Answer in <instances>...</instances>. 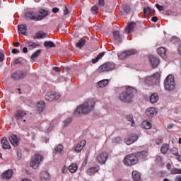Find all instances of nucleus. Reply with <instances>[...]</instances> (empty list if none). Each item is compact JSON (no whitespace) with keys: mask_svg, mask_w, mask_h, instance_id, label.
I'll list each match as a JSON object with an SVG mask.
<instances>
[{"mask_svg":"<svg viewBox=\"0 0 181 181\" xmlns=\"http://www.w3.org/2000/svg\"><path fill=\"white\" fill-rule=\"evenodd\" d=\"M95 104V103L92 99L87 100L75 110L74 112V117H81L83 114H90L94 110Z\"/></svg>","mask_w":181,"mask_h":181,"instance_id":"nucleus-1","label":"nucleus"},{"mask_svg":"<svg viewBox=\"0 0 181 181\" xmlns=\"http://www.w3.org/2000/svg\"><path fill=\"white\" fill-rule=\"evenodd\" d=\"M136 93V89L132 86H126L125 90L119 93L118 98L123 103H131Z\"/></svg>","mask_w":181,"mask_h":181,"instance_id":"nucleus-2","label":"nucleus"},{"mask_svg":"<svg viewBox=\"0 0 181 181\" xmlns=\"http://www.w3.org/2000/svg\"><path fill=\"white\" fill-rule=\"evenodd\" d=\"M165 89L167 91H173L175 87H176V83L175 82V78L173 75H168L164 81Z\"/></svg>","mask_w":181,"mask_h":181,"instance_id":"nucleus-3","label":"nucleus"},{"mask_svg":"<svg viewBox=\"0 0 181 181\" xmlns=\"http://www.w3.org/2000/svg\"><path fill=\"white\" fill-rule=\"evenodd\" d=\"M42 163H43V156L36 153L32 158L30 166L33 169H37Z\"/></svg>","mask_w":181,"mask_h":181,"instance_id":"nucleus-4","label":"nucleus"},{"mask_svg":"<svg viewBox=\"0 0 181 181\" xmlns=\"http://www.w3.org/2000/svg\"><path fill=\"white\" fill-rule=\"evenodd\" d=\"M124 162L126 166L136 165L138 163V157L133 154L128 155L124 158Z\"/></svg>","mask_w":181,"mask_h":181,"instance_id":"nucleus-5","label":"nucleus"},{"mask_svg":"<svg viewBox=\"0 0 181 181\" xmlns=\"http://www.w3.org/2000/svg\"><path fill=\"white\" fill-rule=\"evenodd\" d=\"M115 69V64L112 62H107L103 64L98 68L99 73H103V71H111Z\"/></svg>","mask_w":181,"mask_h":181,"instance_id":"nucleus-6","label":"nucleus"},{"mask_svg":"<svg viewBox=\"0 0 181 181\" xmlns=\"http://www.w3.org/2000/svg\"><path fill=\"white\" fill-rule=\"evenodd\" d=\"M60 98V93L56 92H48L45 95V100L47 101H54Z\"/></svg>","mask_w":181,"mask_h":181,"instance_id":"nucleus-7","label":"nucleus"},{"mask_svg":"<svg viewBox=\"0 0 181 181\" xmlns=\"http://www.w3.org/2000/svg\"><path fill=\"white\" fill-rule=\"evenodd\" d=\"M136 53V50L135 49H130L129 51H124L123 52H121L120 54H118V57L120 59V60H125L127 57H129V56H132V54H135Z\"/></svg>","mask_w":181,"mask_h":181,"instance_id":"nucleus-8","label":"nucleus"},{"mask_svg":"<svg viewBox=\"0 0 181 181\" xmlns=\"http://www.w3.org/2000/svg\"><path fill=\"white\" fill-rule=\"evenodd\" d=\"M96 159L98 163H100V165H104V163H105V162H107V160L108 159V153L102 152L99 153L98 156L96 157Z\"/></svg>","mask_w":181,"mask_h":181,"instance_id":"nucleus-9","label":"nucleus"},{"mask_svg":"<svg viewBox=\"0 0 181 181\" xmlns=\"http://www.w3.org/2000/svg\"><path fill=\"white\" fill-rule=\"evenodd\" d=\"M26 74L22 71H17L13 73L11 76V78L13 80H22V78H25Z\"/></svg>","mask_w":181,"mask_h":181,"instance_id":"nucleus-10","label":"nucleus"},{"mask_svg":"<svg viewBox=\"0 0 181 181\" xmlns=\"http://www.w3.org/2000/svg\"><path fill=\"white\" fill-rule=\"evenodd\" d=\"M26 19H30V21H35V22H37V12L36 11H28L25 14Z\"/></svg>","mask_w":181,"mask_h":181,"instance_id":"nucleus-11","label":"nucleus"},{"mask_svg":"<svg viewBox=\"0 0 181 181\" xmlns=\"http://www.w3.org/2000/svg\"><path fill=\"white\" fill-rule=\"evenodd\" d=\"M16 118L18 122V124H20V122H22V121L23 122H26V112H22V111H17L16 114Z\"/></svg>","mask_w":181,"mask_h":181,"instance_id":"nucleus-12","label":"nucleus"},{"mask_svg":"<svg viewBox=\"0 0 181 181\" xmlns=\"http://www.w3.org/2000/svg\"><path fill=\"white\" fill-rule=\"evenodd\" d=\"M145 114L148 118H153V117L158 114V110H156V108L153 107H148L145 111Z\"/></svg>","mask_w":181,"mask_h":181,"instance_id":"nucleus-13","label":"nucleus"},{"mask_svg":"<svg viewBox=\"0 0 181 181\" xmlns=\"http://www.w3.org/2000/svg\"><path fill=\"white\" fill-rule=\"evenodd\" d=\"M138 141V135L132 134V136H128L125 139V143L127 145H132L134 142H136Z\"/></svg>","mask_w":181,"mask_h":181,"instance_id":"nucleus-14","label":"nucleus"},{"mask_svg":"<svg viewBox=\"0 0 181 181\" xmlns=\"http://www.w3.org/2000/svg\"><path fill=\"white\" fill-rule=\"evenodd\" d=\"M8 139L13 146H18V145H19V142H21V140L18 138V136L15 134H11L8 137Z\"/></svg>","mask_w":181,"mask_h":181,"instance_id":"nucleus-15","label":"nucleus"},{"mask_svg":"<svg viewBox=\"0 0 181 181\" xmlns=\"http://www.w3.org/2000/svg\"><path fill=\"white\" fill-rule=\"evenodd\" d=\"M149 60L153 67H158V66H159V63H160L158 57L152 55L149 57Z\"/></svg>","mask_w":181,"mask_h":181,"instance_id":"nucleus-16","label":"nucleus"},{"mask_svg":"<svg viewBox=\"0 0 181 181\" xmlns=\"http://www.w3.org/2000/svg\"><path fill=\"white\" fill-rule=\"evenodd\" d=\"M136 26V24L134 22L128 23V25L125 28V33H127V35H129V33H132Z\"/></svg>","mask_w":181,"mask_h":181,"instance_id":"nucleus-17","label":"nucleus"},{"mask_svg":"<svg viewBox=\"0 0 181 181\" xmlns=\"http://www.w3.org/2000/svg\"><path fill=\"white\" fill-rule=\"evenodd\" d=\"M86 144H87V142L86 141V140H81L79 143L77 144V145L75 147V151L76 152H81V151H83V148H84V146H86Z\"/></svg>","mask_w":181,"mask_h":181,"instance_id":"nucleus-18","label":"nucleus"},{"mask_svg":"<svg viewBox=\"0 0 181 181\" xmlns=\"http://www.w3.org/2000/svg\"><path fill=\"white\" fill-rule=\"evenodd\" d=\"M49 15V13L43 9H41L39 11V12H37V21H42L43 18H46Z\"/></svg>","mask_w":181,"mask_h":181,"instance_id":"nucleus-19","label":"nucleus"},{"mask_svg":"<svg viewBox=\"0 0 181 181\" xmlns=\"http://www.w3.org/2000/svg\"><path fill=\"white\" fill-rule=\"evenodd\" d=\"M18 32L24 36H28V26L23 24L18 25Z\"/></svg>","mask_w":181,"mask_h":181,"instance_id":"nucleus-20","label":"nucleus"},{"mask_svg":"<svg viewBox=\"0 0 181 181\" xmlns=\"http://www.w3.org/2000/svg\"><path fill=\"white\" fill-rule=\"evenodd\" d=\"M13 175L12 170H7L1 174V179H11Z\"/></svg>","mask_w":181,"mask_h":181,"instance_id":"nucleus-21","label":"nucleus"},{"mask_svg":"<svg viewBox=\"0 0 181 181\" xmlns=\"http://www.w3.org/2000/svg\"><path fill=\"white\" fill-rule=\"evenodd\" d=\"M100 170V166L92 167L87 170L86 173L89 176H93L94 173H97Z\"/></svg>","mask_w":181,"mask_h":181,"instance_id":"nucleus-22","label":"nucleus"},{"mask_svg":"<svg viewBox=\"0 0 181 181\" xmlns=\"http://www.w3.org/2000/svg\"><path fill=\"white\" fill-rule=\"evenodd\" d=\"M41 181H49L50 175L47 171H42L40 174Z\"/></svg>","mask_w":181,"mask_h":181,"instance_id":"nucleus-23","label":"nucleus"},{"mask_svg":"<svg viewBox=\"0 0 181 181\" xmlns=\"http://www.w3.org/2000/svg\"><path fill=\"white\" fill-rule=\"evenodd\" d=\"M47 36V34L43 31H39L33 36V39H45Z\"/></svg>","mask_w":181,"mask_h":181,"instance_id":"nucleus-24","label":"nucleus"},{"mask_svg":"<svg viewBox=\"0 0 181 181\" xmlns=\"http://www.w3.org/2000/svg\"><path fill=\"white\" fill-rule=\"evenodd\" d=\"M157 53L163 59H166V49L163 47H160L157 49Z\"/></svg>","mask_w":181,"mask_h":181,"instance_id":"nucleus-25","label":"nucleus"},{"mask_svg":"<svg viewBox=\"0 0 181 181\" xmlns=\"http://www.w3.org/2000/svg\"><path fill=\"white\" fill-rule=\"evenodd\" d=\"M2 148L3 149H10L11 144H9V141H8V139L6 137H4L1 139Z\"/></svg>","mask_w":181,"mask_h":181,"instance_id":"nucleus-26","label":"nucleus"},{"mask_svg":"<svg viewBox=\"0 0 181 181\" xmlns=\"http://www.w3.org/2000/svg\"><path fill=\"white\" fill-rule=\"evenodd\" d=\"M149 100L151 104H156V103H158V100H159V95H158V93H152L150 95Z\"/></svg>","mask_w":181,"mask_h":181,"instance_id":"nucleus-27","label":"nucleus"},{"mask_svg":"<svg viewBox=\"0 0 181 181\" xmlns=\"http://www.w3.org/2000/svg\"><path fill=\"white\" fill-rule=\"evenodd\" d=\"M113 36L116 41V43H121V42H122V39H121V35L119 34V31H113Z\"/></svg>","mask_w":181,"mask_h":181,"instance_id":"nucleus-28","label":"nucleus"},{"mask_svg":"<svg viewBox=\"0 0 181 181\" xmlns=\"http://www.w3.org/2000/svg\"><path fill=\"white\" fill-rule=\"evenodd\" d=\"M37 111L38 112H43V111H45V107H46L45 103L44 101H40L37 103Z\"/></svg>","mask_w":181,"mask_h":181,"instance_id":"nucleus-29","label":"nucleus"},{"mask_svg":"<svg viewBox=\"0 0 181 181\" xmlns=\"http://www.w3.org/2000/svg\"><path fill=\"white\" fill-rule=\"evenodd\" d=\"M141 127L144 129H151V128H152V124L146 120H144L142 122Z\"/></svg>","mask_w":181,"mask_h":181,"instance_id":"nucleus-30","label":"nucleus"},{"mask_svg":"<svg viewBox=\"0 0 181 181\" xmlns=\"http://www.w3.org/2000/svg\"><path fill=\"white\" fill-rule=\"evenodd\" d=\"M109 83H110V80L105 79V80L100 81L98 83V85L100 88H104V87H107V86H108Z\"/></svg>","mask_w":181,"mask_h":181,"instance_id":"nucleus-31","label":"nucleus"},{"mask_svg":"<svg viewBox=\"0 0 181 181\" xmlns=\"http://www.w3.org/2000/svg\"><path fill=\"white\" fill-rule=\"evenodd\" d=\"M25 46H28V47H31L32 49H36V47H38L39 44L36 42H33L32 41L27 40L25 42Z\"/></svg>","mask_w":181,"mask_h":181,"instance_id":"nucleus-32","label":"nucleus"},{"mask_svg":"<svg viewBox=\"0 0 181 181\" xmlns=\"http://www.w3.org/2000/svg\"><path fill=\"white\" fill-rule=\"evenodd\" d=\"M132 177L134 180L136 181H140L141 180V174L138 171H133L132 173Z\"/></svg>","mask_w":181,"mask_h":181,"instance_id":"nucleus-33","label":"nucleus"},{"mask_svg":"<svg viewBox=\"0 0 181 181\" xmlns=\"http://www.w3.org/2000/svg\"><path fill=\"white\" fill-rule=\"evenodd\" d=\"M85 45L86 40L81 38L80 40L76 44V47H78V49H82Z\"/></svg>","mask_w":181,"mask_h":181,"instance_id":"nucleus-34","label":"nucleus"},{"mask_svg":"<svg viewBox=\"0 0 181 181\" xmlns=\"http://www.w3.org/2000/svg\"><path fill=\"white\" fill-rule=\"evenodd\" d=\"M77 169H78L77 164L74 163L69 167V170L71 173H75V172L77 171Z\"/></svg>","mask_w":181,"mask_h":181,"instance_id":"nucleus-35","label":"nucleus"},{"mask_svg":"<svg viewBox=\"0 0 181 181\" xmlns=\"http://www.w3.org/2000/svg\"><path fill=\"white\" fill-rule=\"evenodd\" d=\"M40 53H42V49L37 50L35 53H33L31 56V60H36L39 56H40Z\"/></svg>","mask_w":181,"mask_h":181,"instance_id":"nucleus-36","label":"nucleus"},{"mask_svg":"<svg viewBox=\"0 0 181 181\" xmlns=\"http://www.w3.org/2000/svg\"><path fill=\"white\" fill-rule=\"evenodd\" d=\"M105 54V52H101L97 56V57H95V59H93L92 62L93 64H95V63H97V62H98L100 59H102L103 57H104Z\"/></svg>","mask_w":181,"mask_h":181,"instance_id":"nucleus-37","label":"nucleus"},{"mask_svg":"<svg viewBox=\"0 0 181 181\" xmlns=\"http://www.w3.org/2000/svg\"><path fill=\"white\" fill-rule=\"evenodd\" d=\"M44 46L45 47H56V45H54V42H52V41H45L44 42Z\"/></svg>","mask_w":181,"mask_h":181,"instance_id":"nucleus-38","label":"nucleus"},{"mask_svg":"<svg viewBox=\"0 0 181 181\" xmlns=\"http://www.w3.org/2000/svg\"><path fill=\"white\" fill-rule=\"evenodd\" d=\"M160 78V74L159 73H156L153 74L152 76H150L148 78V80H154V81H156Z\"/></svg>","mask_w":181,"mask_h":181,"instance_id":"nucleus-39","label":"nucleus"},{"mask_svg":"<svg viewBox=\"0 0 181 181\" xmlns=\"http://www.w3.org/2000/svg\"><path fill=\"white\" fill-rule=\"evenodd\" d=\"M169 149V145L168 144H164L160 148V151L163 153H166Z\"/></svg>","mask_w":181,"mask_h":181,"instance_id":"nucleus-40","label":"nucleus"},{"mask_svg":"<svg viewBox=\"0 0 181 181\" xmlns=\"http://www.w3.org/2000/svg\"><path fill=\"white\" fill-rule=\"evenodd\" d=\"M55 152H57V153L62 154L63 152V145L58 144L57 146H55Z\"/></svg>","mask_w":181,"mask_h":181,"instance_id":"nucleus-41","label":"nucleus"},{"mask_svg":"<svg viewBox=\"0 0 181 181\" xmlns=\"http://www.w3.org/2000/svg\"><path fill=\"white\" fill-rule=\"evenodd\" d=\"M90 12L93 13V15H97V13H98V6H93L90 9Z\"/></svg>","mask_w":181,"mask_h":181,"instance_id":"nucleus-42","label":"nucleus"},{"mask_svg":"<svg viewBox=\"0 0 181 181\" xmlns=\"http://www.w3.org/2000/svg\"><path fill=\"white\" fill-rule=\"evenodd\" d=\"M53 130V124H48L45 129V132L46 134H48V132H50L51 131Z\"/></svg>","mask_w":181,"mask_h":181,"instance_id":"nucleus-43","label":"nucleus"},{"mask_svg":"<svg viewBox=\"0 0 181 181\" xmlns=\"http://www.w3.org/2000/svg\"><path fill=\"white\" fill-rule=\"evenodd\" d=\"M172 175H180L181 173V169L179 168H173L171 170Z\"/></svg>","mask_w":181,"mask_h":181,"instance_id":"nucleus-44","label":"nucleus"},{"mask_svg":"<svg viewBox=\"0 0 181 181\" xmlns=\"http://www.w3.org/2000/svg\"><path fill=\"white\" fill-rule=\"evenodd\" d=\"M127 121H129L132 122V127H134V124H135V122H134V116L132 115H129L126 117Z\"/></svg>","mask_w":181,"mask_h":181,"instance_id":"nucleus-45","label":"nucleus"},{"mask_svg":"<svg viewBox=\"0 0 181 181\" xmlns=\"http://www.w3.org/2000/svg\"><path fill=\"white\" fill-rule=\"evenodd\" d=\"M171 153H173V155H175V156H179V149H177V148L176 147H173L171 149Z\"/></svg>","mask_w":181,"mask_h":181,"instance_id":"nucleus-46","label":"nucleus"},{"mask_svg":"<svg viewBox=\"0 0 181 181\" xmlns=\"http://www.w3.org/2000/svg\"><path fill=\"white\" fill-rule=\"evenodd\" d=\"M152 13V8L146 7L144 8V15H151Z\"/></svg>","mask_w":181,"mask_h":181,"instance_id":"nucleus-47","label":"nucleus"},{"mask_svg":"<svg viewBox=\"0 0 181 181\" xmlns=\"http://www.w3.org/2000/svg\"><path fill=\"white\" fill-rule=\"evenodd\" d=\"M156 145H160V144H162L163 142V139L162 137H158L157 139H156L155 141Z\"/></svg>","mask_w":181,"mask_h":181,"instance_id":"nucleus-48","label":"nucleus"},{"mask_svg":"<svg viewBox=\"0 0 181 181\" xmlns=\"http://www.w3.org/2000/svg\"><path fill=\"white\" fill-rule=\"evenodd\" d=\"M122 139L119 137H115L112 139L113 144H121Z\"/></svg>","mask_w":181,"mask_h":181,"instance_id":"nucleus-49","label":"nucleus"},{"mask_svg":"<svg viewBox=\"0 0 181 181\" xmlns=\"http://www.w3.org/2000/svg\"><path fill=\"white\" fill-rule=\"evenodd\" d=\"M172 43H179V37L176 36H173L171 38Z\"/></svg>","mask_w":181,"mask_h":181,"instance_id":"nucleus-50","label":"nucleus"},{"mask_svg":"<svg viewBox=\"0 0 181 181\" xmlns=\"http://www.w3.org/2000/svg\"><path fill=\"white\" fill-rule=\"evenodd\" d=\"M124 11L126 13H129V12L131 11V7H129V6H124Z\"/></svg>","mask_w":181,"mask_h":181,"instance_id":"nucleus-51","label":"nucleus"},{"mask_svg":"<svg viewBox=\"0 0 181 181\" xmlns=\"http://www.w3.org/2000/svg\"><path fill=\"white\" fill-rule=\"evenodd\" d=\"M70 122H71V119H70V118L64 120V127H67V125H69V124H70Z\"/></svg>","mask_w":181,"mask_h":181,"instance_id":"nucleus-52","label":"nucleus"},{"mask_svg":"<svg viewBox=\"0 0 181 181\" xmlns=\"http://www.w3.org/2000/svg\"><path fill=\"white\" fill-rule=\"evenodd\" d=\"M16 155H17L18 159L22 158V152H21L20 150H16Z\"/></svg>","mask_w":181,"mask_h":181,"instance_id":"nucleus-53","label":"nucleus"},{"mask_svg":"<svg viewBox=\"0 0 181 181\" xmlns=\"http://www.w3.org/2000/svg\"><path fill=\"white\" fill-rule=\"evenodd\" d=\"M105 5V1L104 0L98 1V6H104Z\"/></svg>","mask_w":181,"mask_h":181,"instance_id":"nucleus-54","label":"nucleus"},{"mask_svg":"<svg viewBox=\"0 0 181 181\" xmlns=\"http://www.w3.org/2000/svg\"><path fill=\"white\" fill-rule=\"evenodd\" d=\"M4 59H5V56L4 55V52H0V62H4Z\"/></svg>","mask_w":181,"mask_h":181,"instance_id":"nucleus-55","label":"nucleus"},{"mask_svg":"<svg viewBox=\"0 0 181 181\" xmlns=\"http://www.w3.org/2000/svg\"><path fill=\"white\" fill-rule=\"evenodd\" d=\"M156 8L158 9V11H163V7L159 4H156Z\"/></svg>","mask_w":181,"mask_h":181,"instance_id":"nucleus-56","label":"nucleus"},{"mask_svg":"<svg viewBox=\"0 0 181 181\" xmlns=\"http://www.w3.org/2000/svg\"><path fill=\"white\" fill-rule=\"evenodd\" d=\"M59 9L57 7H55V8H52L53 13H57V12H59Z\"/></svg>","mask_w":181,"mask_h":181,"instance_id":"nucleus-57","label":"nucleus"},{"mask_svg":"<svg viewBox=\"0 0 181 181\" xmlns=\"http://www.w3.org/2000/svg\"><path fill=\"white\" fill-rule=\"evenodd\" d=\"M54 71H56V73H60V68L55 66L53 68Z\"/></svg>","mask_w":181,"mask_h":181,"instance_id":"nucleus-58","label":"nucleus"},{"mask_svg":"<svg viewBox=\"0 0 181 181\" xmlns=\"http://www.w3.org/2000/svg\"><path fill=\"white\" fill-rule=\"evenodd\" d=\"M87 163H88V158H86L82 164V166H86Z\"/></svg>","mask_w":181,"mask_h":181,"instance_id":"nucleus-59","label":"nucleus"},{"mask_svg":"<svg viewBox=\"0 0 181 181\" xmlns=\"http://www.w3.org/2000/svg\"><path fill=\"white\" fill-rule=\"evenodd\" d=\"M64 15H69V8H67V6H65V9L64 10Z\"/></svg>","mask_w":181,"mask_h":181,"instance_id":"nucleus-60","label":"nucleus"},{"mask_svg":"<svg viewBox=\"0 0 181 181\" xmlns=\"http://www.w3.org/2000/svg\"><path fill=\"white\" fill-rule=\"evenodd\" d=\"M151 21L152 22H158V17L153 16L151 18Z\"/></svg>","mask_w":181,"mask_h":181,"instance_id":"nucleus-61","label":"nucleus"},{"mask_svg":"<svg viewBox=\"0 0 181 181\" xmlns=\"http://www.w3.org/2000/svg\"><path fill=\"white\" fill-rule=\"evenodd\" d=\"M11 52L13 54H16V53H19V51H18L17 49H13Z\"/></svg>","mask_w":181,"mask_h":181,"instance_id":"nucleus-62","label":"nucleus"},{"mask_svg":"<svg viewBox=\"0 0 181 181\" xmlns=\"http://www.w3.org/2000/svg\"><path fill=\"white\" fill-rule=\"evenodd\" d=\"M175 181H181V176L180 175L176 176L175 178Z\"/></svg>","mask_w":181,"mask_h":181,"instance_id":"nucleus-63","label":"nucleus"},{"mask_svg":"<svg viewBox=\"0 0 181 181\" xmlns=\"http://www.w3.org/2000/svg\"><path fill=\"white\" fill-rule=\"evenodd\" d=\"M178 53L181 54V44L178 47Z\"/></svg>","mask_w":181,"mask_h":181,"instance_id":"nucleus-64","label":"nucleus"}]
</instances>
